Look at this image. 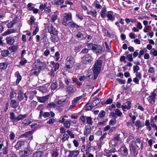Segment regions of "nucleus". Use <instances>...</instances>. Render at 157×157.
<instances>
[{
  "instance_id": "nucleus-1",
  "label": "nucleus",
  "mask_w": 157,
  "mask_h": 157,
  "mask_svg": "<svg viewBox=\"0 0 157 157\" xmlns=\"http://www.w3.org/2000/svg\"><path fill=\"white\" fill-rule=\"evenodd\" d=\"M134 144V140L131 141L129 144V148L131 155L136 157L138 154V151L137 148H138L139 147L136 144L135 145Z\"/></svg>"
},
{
  "instance_id": "nucleus-2",
  "label": "nucleus",
  "mask_w": 157,
  "mask_h": 157,
  "mask_svg": "<svg viewBox=\"0 0 157 157\" xmlns=\"http://www.w3.org/2000/svg\"><path fill=\"white\" fill-rule=\"evenodd\" d=\"M75 59L72 56H68L66 59L65 69L67 70H69L73 66Z\"/></svg>"
},
{
  "instance_id": "nucleus-3",
  "label": "nucleus",
  "mask_w": 157,
  "mask_h": 157,
  "mask_svg": "<svg viewBox=\"0 0 157 157\" xmlns=\"http://www.w3.org/2000/svg\"><path fill=\"white\" fill-rule=\"evenodd\" d=\"M3 37L2 36L0 37V46L3 47H5L6 44H8L9 45H13L15 42V40L13 37L8 36H7L6 38V44L4 43L2 40Z\"/></svg>"
},
{
  "instance_id": "nucleus-4",
  "label": "nucleus",
  "mask_w": 157,
  "mask_h": 157,
  "mask_svg": "<svg viewBox=\"0 0 157 157\" xmlns=\"http://www.w3.org/2000/svg\"><path fill=\"white\" fill-rule=\"evenodd\" d=\"M93 59L90 55L88 54L86 55H84L81 58V63L86 65L90 64L93 61Z\"/></svg>"
},
{
  "instance_id": "nucleus-5",
  "label": "nucleus",
  "mask_w": 157,
  "mask_h": 157,
  "mask_svg": "<svg viewBox=\"0 0 157 157\" xmlns=\"http://www.w3.org/2000/svg\"><path fill=\"white\" fill-rule=\"evenodd\" d=\"M87 46L93 51H95L96 53H100L102 52L101 47L99 45L92 43H87Z\"/></svg>"
},
{
  "instance_id": "nucleus-6",
  "label": "nucleus",
  "mask_w": 157,
  "mask_h": 157,
  "mask_svg": "<svg viewBox=\"0 0 157 157\" xmlns=\"http://www.w3.org/2000/svg\"><path fill=\"white\" fill-rule=\"evenodd\" d=\"M65 15L63 16L62 24V25L65 26H67V22L72 20V15L71 13H65Z\"/></svg>"
},
{
  "instance_id": "nucleus-7",
  "label": "nucleus",
  "mask_w": 157,
  "mask_h": 157,
  "mask_svg": "<svg viewBox=\"0 0 157 157\" xmlns=\"http://www.w3.org/2000/svg\"><path fill=\"white\" fill-rule=\"evenodd\" d=\"M17 98L19 101H21L22 100H25L26 101L28 99L26 93L23 92L22 90H19L17 93Z\"/></svg>"
},
{
  "instance_id": "nucleus-8",
  "label": "nucleus",
  "mask_w": 157,
  "mask_h": 157,
  "mask_svg": "<svg viewBox=\"0 0 157 157\" xmlns=\"http://www.w3.org/2000/svg\"><path fill=\"white\" fill-rule=\"evenodd\" d=\"M145 125L146 127V129L148 131H150L152 129V127L155 128V129L157 132V125L155 123H153V124H151V126L150 125V123L149 120H147L145 122Z\"/></svg>"
},
{
  "instance_id": "nucleus-9",
  "label": "nucleus",
  "mask_w": 157,
  "mask_h": 157,
  "mask_svg": "<svg viewBox=\"0 0 157 157\" xmlns=\"http://www.w3.org/2000/svg\"><path fill=\"white\" fill-rule=\"evenodd\" d=\"M118 151L121 152L123 156L126 157L128 156V150L125 144H122Z\"/></svg>"
},
{
  "instance_id": "nucleus-10",
  "label": "nucleus",
  "mask_w": 157,
  "mask_h": 157,
  "mask_svg": "<svg viewBox=\"0 0 157 157\" xmlns=\"http://www.w3.org/2000/svg\"><path fill=\"white\" fill-rule=\"evenodd\" d=\"M19 153L21 157H25L29 156L31 153L29 149L26 148H25L23 151H20Z\"/></svg>"
},
{
  "instance_id": "nucleus-11",
  "label": "nucleus",
  "mask_w": 157,
  "mask_h": 157,
  "mask_svg": "<svg viewBox=\"0 0 157 157\" xmlns=\"http://www.w3.org/2000/svg\"><path fill=\"white\" fill-rule=\"evenodd\" d=\"M76 85H70L66 88V92L68 94L70 95L74 93L76 90L75 87Z\"/></svg>"
},
{
  "instance_id": "nucleus-12",
  "label": "nucleus",
  "mask_w": 157,
  "mask_h": 157,
  "mask_svg": "<svg viewBox=\"0 0 157 157\" xmlns=\"http://www.w3.org/2000/svg\"><path fill=\"white\" fill-rule=\"evenodd\" d=\"M156 94L154 92H153L151 93V95L149 96L147 98V99L150 103H152L154 104L155 102L156 99Z\"/></svg>"
},
{
  "instance_id": "nucleus-13",
  "label": "nucleus",
  "mask_w": 157,
  "mask_h": 157,
  "mask_svg": "<svg viewBox=\"0 0 157 157\" xmlns=\"http://www.w3.org/2000/svg\"><path fill=\"white\" fill-rule=\"evenodd\" d=\"M40 72V70L33 66V69L31 70L30 71L29 75L30 76L37 77Z\"/></svg>"
},
{
  "instance_id": "nucleus-14",
  "label": "nucleus",
  "mask_w": 157,
  "mask_h": 157,
  "mask_svg": "<svg viewBox=\"0 0 157 157\" xmlns=\"http://www.w3.org/2000/svg\"><path fill=\"white\" fill-rule=\"evenodd\" d=\"M120 134H118L117 133L114 135L113 138L112 140L114 142V144H112V145L116 146L118 144L119 141H121V139L120 137Z\"/></svg>"
},
{
  "instance_id": "nucleus-15",
  "label": "nucleus",
  "mask_w": 157,
  "mask_h": 157,
  "mask_svg": "<svg viewBox=\"0 0 157 157\" xmlns=\"http://www.w3.org/2000/svg\"><path fill=\"white\" fill-rule=\"evenodd\" d=\"M48 29L49 33L53 35H57V36L58 32L52 25L50 26H48Z\"/></svg>"
},
{
  "instance_id": "nucleus-16",
  "label": "nucleus",
  "mask_w": 157,
  "mask_h": 157,
  "mask_svg": "<svg viewBox=\"0 0 157 157\" xmlns=\"http://www.w3.org/2000/svg\"><path fill=\"white\" fill-rule=\"evenodd\" d=\"M69 154L67 157H77L79 153V150L69 151Z\"/></svg>"
},
{
  "instance_id": "nucleus-17",
  "label": "nucleus",
  "mask_w": 157,
  "mask_h": 157,
  "mask_svg": "<svg viewBox=\"0 0 157 157\" xmlns=\"http://www.w3.org/2000/svg\"><path fill=\"white\" fill-rule=\"evenodd\" d=\"M25 144V143L23 141L19 140L16 143L14 146V147L16 150L21 149L22 148V147Z\"/></svg>"
},
{
  "instance_id": "nucleus-18",
  "label": "nucleus",
  "mask_w": 157,
  "mask_h": 157,
  "mask_svg": "<svg viewBox=\"0 0 157 157\" xmlns=\"http://www.w3.org/2000/svg\"><path fill=\"white\" fill-rule=\"evenodd\" d=\"M10 105L11 107L13 109H16L19 106V102L17 101L15 99L10 100Z\"/></svg>"
},
{
  "instance_id": "nucleus-19",
  "label": "nucleus",
  "mask_w": 157,
  "mask_h": 157,
  "mask_svg": "<svg viewBox=\"0 0 157 157\" xmlns=\"http://www.w3.org/2000/svg\"><path fill=\"white\" fill-rule=\"evenodd\" d=\"M113 12L112 11H108L107 13L106 14V16L108 18L107 21H113L115 19V17L113 15Z\"/></svg>"
},
{
  "instance_id": "nucleus-20",
  "label": "nucleus",
  "mask_w": 157,
  "mask_h": 157,
  "mask_svg": "<svg viewBox=\"0 0 157 157\" xmlns=\"http://www.w3.org/2000/svg\"><path fill=\"white\" fill-rule=\"evenodd\" d=\"M50 116V113L48 112H45L43 113V112L42 110H41L39 116L38 117V119H40L41 118L42 116H43L44 118L49 117Z\"/></svg>"
},
{
  "instance_id": "nucleus-21",
  "label": "nucleus",
  "mask_w": 157,
  "mask_h": 157,
  "mask_svg": "<svg viewBox=\"0 0 157 157\" xmlns=\"http://www.w3.org/2000/svg\"><path fill=\"white\" fill-rule=\"evenodd\" d=\"M14 75L17 78L16 82V85H18L19 84V82L21 80L22 77L20 75L19 71H16Z\"/></svg>"
},
{
  "instance_id": "nucleus-22",
  "label": "nucleus",
  "mask_w": 157,
  "mask_h": 157,
  "mask_svg": "<svg viewBox=\"0 0 157 157\" xmlns=\"http://www.w3.org/2000/svg\"><path fill=\"white\" fill-rule=\"evenodd\" d=\"M49 98L48 95L45 96H43L42 97L37 96V99L38 101L41 103H44L46 101L48 100Z\"/></svg>"
},
{
  "instance_id": "nucleus-23",
  "label": "nucleus",
  "mask_w": 157,
  "mask_h": 157,
  "mask_svg": "<svg viewBox=\"0 0 157 157\" xmlns=\"http://www.w3.org/2000/svg\"><path fill=\"white\" fill-rule=\"evenodd\" d=\"M71 122L74 124H76V122L74 123L73 121H72L70 119H67L63 123V124L65 128H70Z\"/></svg>"
},
{
  "instance_id": "nucleus-24",
  "label": "nucleus",
  "mask_w": 157,
  "mask_h": 157,
  "mask_svg": "<svg viewBox=\"0 0 157 157\" xmlns=\"http://www.w3.org/2000/svg\"><path fill=\"white\" fill-rule=\"evenodd\" d=\"M67 26H68L70 28H79L80 26L75 23L73 21H71L67 23Z\"/></svg>"
},
{
  "instance_id": "nucleus-25",
  "label": "nucleus",
  "mask_w": 157,
  "mask_h": 157,
  "mask_svg": "<svg viewBox=\"0 0 157 157\" xmlns=\"http://www.w3.org/2000/svg\"><path fill=\"white\" fill-rule=\"evenodd\" d=\"M15 32V30L13 29H9L4 33L2 34V35L3 36H5L9 35L12 33Z\"/></svg>"
},
{
  "instance_id": "nucleus-26",
  "label": "nucleus",
  "mask_w": 157,
  "mask_h": 157,
  "mask_svg": "<svg viewBox=\"0 0 157 157\" xmlns=\"http://www.w3.org/2000/svg\"><path fill=\"white\" fill-rule=\"evenodd\" d=\"M34 67L40 70L42 69L43 67H45L46 64L44 62L39 63L33 64Z\"/></svg>"
},
{
  "instance_id": "nucleus-27",
  "label": "nucleus",
  "mask_w": 157,
  "mask_h": 157,
  "mask_svg": "<svg viewBox=\"0 0 157 157\" xmlns=\"http://www.w3.org/2000/svg\"><path fill=\"white\" fill-rule=\"evenodd\" d=\"M101 56L98 58V59L95 62L93 66L101 68L103 61L99 59H101Z\"/></svg>"
},
{
  "instance_id": "nucleus-28",
  "label": "nucleus",
  "mask_w": 157,
  "mask_h": 157,
  "mask_svg": "<svg viewBox=\"0 0 157 157\" xmlns=\"http://www.w3.org/2000/svg\"><path fill=\"white\" fill-rule=\"evenodd\" d=\"M85 130L84 131V134L87 135L91 133V128L89 125H87L85 127Z\"/></svg>"
},
{
  "instance_id": "nucleus-29",
  "label": "nucleus",
  "mask_w": 157,
  "mask_h": 157,
  "mask_svg": "<svg viewBox=\"0 0 157 157\" xmlns=\"http://www.w3.org/2000/svg\"><path fill=\"white\" fill-rule=\"evenodd\" d=\"M105 112L104 110H101L98 115L97 119L99 121H101L105 115Z\"/></svg>"
},
{
  "instance_id": "nucleus-30",
  "label": "nucleus",
  "mask_w": 157,
  "mask_h": 157,
  "mask_svg": "<svg viewBox=\"0 0 157 157\" xmlns=\"http://www.w3.org/2000/svg\"><path fill=\"white\" fill-rule=\"evenodd\" d=\"M32 132L31 131H29L25 132L24 133L20 135L19 136L20 138L25 137L27 138L31 136Z\"/></svg>"
},
{
  "instance_id": "nucleus-31",
  "label": "nucleus",
  "mask_w": 157,
  "mask_h": 157,
  "mask_svg": "<svg viewBox=\"0 0 157 157\" xmlns=\"http://www.w3.org/2000/svg\"><path fill=\"white\" fill-rule=\"evenodd\" d=\"M94 100L91 102V105L93 107H95L100 102L101 100L98 98L96 96L94 98Z\"/></svg>"
},
{
  "instance_id": "nucleus-32",
  "label": "nucleus",
  "mask_w": 157,
  "mask_h": 157,
  "mask_svg": "<svg viewBox=\"0 0 157 157\" xmlns=\"http://www.w3.org/2000/svg\"><path fill=\"white\" fill-rule=\"evenodd\" d=\"M43 152L41 151H37L34 153L32 157H42Z\"/></svg>"
},
{
  "instance_id": "nucleus-33",
  "label": "nucleus",
  "mask_w": 157,
  "mask_h": 157,
  "mask_svg": "<svg viewBox=\"0 0 157 157\" xmlns=\"http://www.w3.org/2000/svg\"><path fill=\"white\" fill-rule=\"evenodd\" d=\"M50 63L53 66L52 68L54 69V70L57 71L59 69V65L58 63H55L54 61H52L50 62Z\"/></svg>"
},
{
  "instance_id": "nucleus-34",
  "label": "nucleus",
  "mask_w": 157,
  "mask_h": 157,
  "mask_svg": "<svg viewBox=\"0 0 157 157\" xmlns=\"http://www.w3.org/2000/svg\"><path fill=\"white\" fill-rule=\"evenodd\" d=\"M27 116V115L25 114L23 115L22 114H20L17 117H16V122H17L25 118Z\"/></svg>"
},
{
  "instance_id": "nucleus-35",
  "label": "nucleus",
  "mask_w": 157,
  "mask_h": 157,
  "mask_svg": "<svg viewBox=\"0 0 157 157\" xmlns=\"http://www.w3.org/2000/svg\"><path fill=\"white\" fill-rule=\"evenodd\" d=\"M1 55L3 57H6L10 53L8 50H2L1 52Z\"/></svg>"
},
{
  "instance_id": "nucleus-36",
  "label": "nucleus",
  "mask_w": 157,
  "mask_h": 157,
  "mask_svg": "<svg viewBox=\"0 0 157 157\" xmlns=\"http://www.w3.org/2000/svg\"><path fill=\"white\" fill-rule=\"evenodd\" d=\"M76 36L80 40H85L86 38V37L83 36V34L80 31L78 33Z\"/></svg>"
},
{
  "instance_id": "nucleus-37",
  "label": "nucleus",
  "mask_w": 157,
  "mask_h": 157,
  "mask_svg": "<svg viewBox=\"0 0 157 157\" xmlns=\"http://www.w3.org/2000/svg\"><path fill=\"white\" fill-rule=\"evenodd\" d=\"M51 157H57L59 155V152L57 149H54L51 152Z\"/></svg>"
},
{
  "instance_id": "nucleus-38",
  "label": "nucleus",
  "mask_w": 157,
  "mask_h": 157,
  "mask_svg": "<svg viewBox=\"0 0 157 157\" xmlns=\"http://www.w3.org/2000/svg\"><path fill=\"white\" fill-rule=\"evenodd\" d=\"M55 2L52 3V4L54 5H60L63 3L64 0H54Z\"/></svg>"
},
{
  "instance_id": "nucleus-39",
  "label": "nucleus",
  "mask_w": 157,
  "mask_h": 157,
  "mask_svg": "<svg viewBox=\"0 0 157 157\" xmlns=\"http://www.w3.org/2000/svg\"><path fill=\"white\" fill-rule=\"evenodd\" d=\"M144 125V124H143V125H142V123L140 120H137L136 122L135 126L136 127H137V129H139L140 128H141Z\"/></svg>"
},
{
  "instance_id": "nucleus-40",
  "label": "nucleus",
  "mask_w": 157,
  "mask_h": 157,
  "mask_svg": "<svg viewBox=\"0 0 157 157\" xmlns=\"http://www.w3.org/2000/svg\"><path fill=\"white\" fill-rule=\"evenodd\" d=\"M56 105H57L56 103L53 102H52L48 104L46 107L48 109H51L52 108H54L56 107Z\"/></svg>"
},
{
  "instance_id": "nucleus-41",
  "label": "nucleus",
  "mask_w": 157,
  "mask_h": 157,
  "mask_svg": "<svg viewBox=\"0 0 157 157\" xmlns=\"http://www.w3.org/2000/svg\"><path fill=\"white\" fill-rule=\"evenodd\" d=\"M27 60L24 57H21V59L20 62H19V65L21 66L25 65L27 63Z\"/></svg>"
},
{
  "instance_id": "nucleus-42",
  "label": "nucleus",
  "mask_w": 157,
  "mask_h": 157,
  "mask_svg": "<svg viewBox=\"0 0 157 157\" xmlns=\"http://www.w3.org/2000/svg\"><path fill=\"white\" fill-rule=\"evenodd\" d=\"M101 68L93 66L92 70L93 72L100 73L101 71Z\"/></svg>"
},
{
  "instance_id": "nucleus-43",
  "label": "nucleus",
  "mask_w": 157,
  "mask_h": 157,
  "mask_svg": "<svg viewBox=\"0 0 157 157\" xmlns=\"http://www.w3.org/2000/svg\"><path fill=\"white\" fill-rule=\"evenodd\" d=\"M106 11V8L103 7V8L100 12L101 16L102 18H104L105 17V12Z\"/></svg>"
},
{
  "instance_id": "nucleus-44",
  "label": "nucleus",
  "mask_w": 157,
  "mask_h": 157,
  "mask_svg": "<svg viewBox=\"0 0 157 157\" xmlns=\"http://www.w3.org/2000/svg\"><path fill=\"white\" fill-rule=\"evenodd\" d=\"M65 118H67L68 116L66 115H64L63 116H61L58 121V122L60 123H62L63 124V123L65 121Z\"/></svg>"
},
{
  "instance_id": "nucleus-45",
  "label": "nucleus",
  "mask_w": 157,
  "mask_h": 157,
  "mask_svg": "<svg viewBox=\"0 0 157 157\" xmlns=\"http://www.w3.org/2000/svg\"><path fill=\"white\" fill-rule=\"evenodd\" d=\"M10 119L13 120V122H16V117H15V115L14 113L13 112L10 113Z\"/></svg>"
},
{
  "instance_id": "nucleus-46",
  "label": "nucleus",
  "mask_w": 157,
  "mask_h": 157,
  "mask_svg": "<svg viewBox=\"0 0 157 157\" xmlns=\"http://www.w3.org/2000/svg\"><path fill=\"white\" fill-rule=\"evenodd\" d=\"M87 13L88 14L91 15L93 17H96L97 15V12L96 11L94 12L92 10L88 11Z\"/></svg>"
},
{
  "instance_id": "nucleus-47",
  "label": "nucleus",
  "mask_w": 157,
  "mask_h": 157,
  "mask_svg": "<svg viewBox=\"0 0 157 157\" xmlns=\"http://www.w3.org/2000/svg\"><path fill=\"white\" fill-rule=\"evenodd\" d=\"M157 121V115L155 116L154 117L151 116L150 118V124L155 123V121Z\"/></svg>"
},
{
  "instance_id": "nucleus-48",
  "label": "nucleus",
  "mask_w": 157,
  "mask_h": 157,
  "mask_svg": "<svg viewBox=\"0 0 157 157\" xmlns=\"http://www.w3.org/2000/svg\"><path fill=\"white\" fill-rule=\"evenodd\" d=\"M34 27V28H35V29L33 32V35H35L39 31V28L38 27V25L37 24H35Z\"/></svg>"
},
{
  "instance_id": "nucleus-49",
  "label": "nucleus",
  "mask_w": 157,
  "mask_h": 157,
  "mask_svg": "<svg viewBox=\"0 0 157 157\" xmlns=\"http://www.w3.org/2000/svg\"><path fill=\"white\" fill-rule=\"evenodd\" d=\"M50 39L51 41L54 43L57 42L58 41L56 36L55 35H51L50 37Z\"/></svg>"
},
{
  "instance_id": "nucleus-50",
  "label": "nucleus",
  "mask_w": 157,
  "mask_h": 157,
  "mask_svg": "<svg viewBox=\"0 0 157 157\" xmlns=\"http://www.w3.org/2000/svg\"><path fill=\"white\" fill-rule=\"evenodd\" d=\"M92 118L90 117H86V121L87 124L88 125H92L93 124V121H92Z\"/></svg>"
},
{
  "instance_id": "nucleus-51",
  "label": "nucleus",
  "mask_w": 157,
  "mask_h": 157,
  "mask_svg": "<svg viewBox=\"0 0 157 157\" xmlns=\"http://www.w3.org/2000/svg\"><path fill=\"white\" fill-rule=\"evenodd\" d=\"M51 89L53 90H55L58 87V84L57 82L55 81V82H52L51 86Z\"/></svg>"
},
{
  "instance_id": "nucleus-52",
  "label": "nucleus",
  "mask_w": 157,
  "mask_h": 157,
  "mask_svg": "<svg viewBox=\"0 0 157 157\" xmlns=\"http://www.w3.org/2000/svg\"><path fill=\"white\" fill-rule=\"evenodd\" d=\"M126 59L130 62L133 61V59L132 57V53L129 54V55L126 56Z\"/></svg>"
},
{
  "instance_id": "nucleus-53",
  "label": "nucleus",
  "mask_w": 157,
  "mask_h": 157,
  "mask_svg": "<svg viewBox=\"0 0 157 157\" xmlns=\"http://www.w3.org/2000/svg\"><path fill=\"white\" fill-rule=\"evenodd\" d=\"M8 49L12 52H14L17 49V47L14 45L10 47Z\"/></svg>"
},
{
  "instance_id": "nucleus-54",
  "label": "nucleus",
  "mask_w": 157,
  "mask_h": 157,
  "mask_svg": "<svg viewBox=\"0 0 157 157\" xmlns=\"http://www.w3.org/2000/svg\"><path fill=\"white\" fill-rule=\"evenodd\" d=\"M7 65L5 63H0V69L4 70L7 67Z\"/></svg>"
},
{
  "instance_id": "nucleus-55",
  "label": "nucleus",
  "mask_w": 157,
  "mask_h": 157,
  "mask_svg": "<svg viewBox=\"0 0 157 157\" xmlns=\"http://www.w3.org/2000/svg\"><path fill=\"white\" fill-rule=\"evenodd\" d=\"M134 136L133 134H129V136L127 139V142L128 143L129 141L132 140L134 139Z\"/></svg>"
},
{
  "instance_id": "nucleus-56",
  "label": "nucleus",
  "mask_w": 157,
  "mask_h": 157,
  "mask_svg": "<svg viewBox=\"0 0 157 157\" xmlns=\"http://www.w3.org/2000/svg\"><path fill=\"white\" fill-rule=\"evenodd\" d=\"M82 98V96H80L78 97H77L75 98L72 101V103L73 104H75L77 102L80 100Z\"/></svg>"
},
{
  "instance_id": "nucleus-57",
  "label": "nucleus",
  "mask_w": 157,
  "mask_h": 157,
  "mask_svg": "<svg viewBox=\"0 0 157 157\" xmlns=\"http://www.w3.org/2000/svg\"><path fill=\"white\" fill-rule=\"evenodd\" d=\"M129 116L131 118L132 120V123H135V121L136 119V117L135 115L132 116V113H129Z\"/></svg>"
},
{
  "instance_id": "nucleus-58",
  "label": "nucleus",
  "mask_w": 157,
  "mask_h": 157,
  "mask_svg": "<svg viewBox=\"0 0 157 157\" xmlns=\"http://www.w3.org/2000/svg\"><path fill=\"white\" fill-rule=\"evenodd\" d=\"M69 138V136L67 134H64L62 138V141L63 142H64L66 140H68Z\"/></svg>"
},
{
  "instance_id": "nucleus-59",
  "label": "nucleus",
  "mask_w": 157,
  "mask_h": 157,
  "mask_svg": "<svg viewBox=\"0 0 157 157\" xmlns=\"http://www.w3.org/2000/svg\"><path fill=\"white\" fill-rule=\"evenodd\" d=\"M37 104V102L34 101H32L31 102V106L32 108L34 109L35 108Z\"/></svg>"
},
{
  "instance_id": "nucleus-60",
  "label": "nucleus",
  "mask_w": 157,
  "mask_h": 157,
  "mask_svg": "<svg viewBox=\"0 0 157 157\" xmlns=\"http://www.w3.org/2000/svg\"><path fill=\"white\" fill-rule=\"evenodd\" d=\"M32 3H28L27 5V7L30 11H33L35 8L34 6H32Z\"/></svg>"
},
{
  "instance_id": "nucleus-61",
  "label": "nucleus",
  "mask_w": 157,
  "mask_h": 157,
  "mask_svg": "<svg viewBox=\"0 0 157 157\" xmlns=\"http://www.w3.org/2000/svg\"><path fill=\"white\" fill-rule=\"evenodd\" d=\"M115 112L117 116L120 117L122 115V112L118 109H116Z\"/></svg>"
},
{
  "instance_id": "nucleus-62",
  "label": "nucleus",
  "mask_w": 157,
  "mask_h": 157,
  "mask_svg": "<svg viewBox=\"0 0 157 157\" xmlns=\"http://www.w3.org/2000/svg\"><path fill=\"white\" fill-rule=\"evenodd\" d=\"M47 4V2H46L44 4H41L40 5V6H39V9L42 10H45V8L46 7Z\"/></svg>"
},
{
  "instance_id": "nucleus-63",
  "label": "nucleus",
  "mask_w": 157,
  "mask_h": 157,
  "mask_svg": "<svg viewBox=\"0 0 157 157\" xmlns=\"http://www.w3.org/2000/svg\"><path fill=\"white\" fill-rule=\"evenodd\" d=\"M16 94V93L15 91H12L10 92V100L13 99V98L14 97V95Z\"/></svg>"
},
{
  "instance_id": "nucleus-64",
  "label": "nucleus",
  "mask_w": 157,
  "mask_h": 157,
  "mask_svg": "<svg viewBox=\"0 0 157 157\" xmlns=\"http://www.w3.org/2000/svg\"><path fill=\"white\" fill-rule=\"evenodd\" d=\"M9 138L10 140H13L15 138V134L13 132H11L9 135Z\"/></svg>"
}]
</instances>
